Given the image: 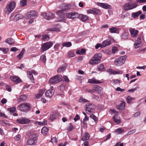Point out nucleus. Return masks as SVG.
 Instances as JSON below:
<instances>
[{
    "mask_svg": "<svg viewBox=\"0 0 146 146\" xmlns=\"http://www.w3.org/2000/svg\"><path fill=\"white\" fill-rule=\"evenodd\" d=\"M31 121L29 119L25 117L17 119V122L19 124H27L29 123Z\"/></svg>",
    "mask_w": 146,
    "mask_h": 146,
    "instance_id": "nucleus-11",
    "label": "nucleus"
},
{
    "mask_svg": "<svg viewBox=\"0 0 146 146\" xmlns=\"http://www.w3.org/2000/svg\"><path fill=\"white\" fill-rule=\"evenodd\" d=\"M26 16L27 19L36 17L37 16V12L35 11H31L27 13Z\"/></svg>",
    "mask_w": 146,
    "mask_h": 146,
    "instance_id": "nucleus-12",
    "label": "nucleus"
},
{
    "mask_svg": "<svg viewBox=\"0 0 146 146\" xmlns=\"http://www.w3.org/2000/svg\"><path fill=\"white\" fill-rule=\"evenodd\" d=\"M26 0H22L21 1L20 4L22 6H24L27 5Z\"/></svg>",
    "mask_w": 146,
    "mask_h": 146,
    "instance_id": "nucleus-48",
    "label": "nucleus"
},
{
    "mask_svg": "<svg viewBox=\"0 0 146 146\" xmlns=\"http://www.w3.org/2000/svg\"><path fill=\"white\" fill-rule=\"evenodd\" d=\"M62 76L58 74L51 78L49 80V83L52 84H55L61 81L62 80Z\"/></svg>",
    "mask_w": 146,
    "mask_h": 146,
    "instance_id": "nucleus-3",
    "label": "nucleus"
},
{
    "mask_svg": "<svg viewBox=\"0 0 146 146\" xmlns=\"http://www.w3.org/2000/svg\"><path fill=\"white\" fill-rule=\"evenodd\" d=\"M48 129L46 127H43L41 130V133H42L46 134L47 133Z\"/></svg>",
    "mask_w": 146,
    "mask_h": 146,
    "instance_id": "nucleus-37",
    "label": "nucleus"
},
{
    "mask_svg": "<svg viewBox=\"0 0 146 146\" xmlns=\"http://www.w3.org/2000/svg\"><path fill=\"white\" fill-rule=\"evenodd\" d=\"M129 35V33L126 31H124L123 32L121 35V38L123 40H126L127 39Z\"/></svg>",
    "mask_w": 146,
    "mask_h": 146,
    "instance_id": "nucleus-21",
    "label": "nucleus"
},
{
    "mask_svg": "<svg viewBox=\"0 0 146 146\" xmlns=\"http://www.w3.org/2000/svg\"><path fill=\"white\" fill-rule=\"evenodd\" d=\"M141 13V11H139L136 13H131V16L133 18H135L138 17Z\"/></svg>",
    "mask_w": 146,
    "mask_h": 146,
    "instance_id": "nucleus-24",
    "label": "nucleus"
},
{
    "mask_svg": "<svg viewBox=\"0 0 146 146\" xmlns=\"http://www.w3.org/2000/svg\"><path fill=\"white\" fill-rule=\"evenodd\" d=\"M110 32L111 33H116L117 31V29L116 27H112L109 29Z\"/></svg>",
    "mask_w": 146,
    "mask_h": 146,
    "instance_id": "nucleus-38",
    "label": "nucleus"
},
{
    "mask_svg": "<svg viewBox=\"0 0 146 146\" xmlns=\"http://www.w3.org/2000/svg\"><path fill=\"white\" fill-rule=\"evenodd\" d=\"M93 97L98 101H99L100 100L99 97L95 94L93 95Z\"/></svg>",
    "mask_w": 146,
    "mask_h": 146,
    "instance_id": "nucleus-61",
    "label": "nucleus"
},
{
    "mask_svg": "<svg viewBox=\"0 0 146 146\" xmlns=\"http://www.w3.org/2000/svg\"><path fill=\"white\" fill-rule=\"evenodd\" d=\"M7 90L9 92H11V89L10 86L7 85L5 86Z\"/></svg>",
    "mask_w": 146,
    "mask_h": 146,
    "instance_id": "nucleus-63",
    "label": "nucleus"
},
{
    "mask_svg": "<svg viewBox=\"0 0 146 146\" xmlns=\"http://www.w3.org/2000/svg\"><path fill=\"white\" fill-rule=\"evenodd\" d=\"M141 36H139L137 40L135 41L134 45L135 48H137L141 46Z\"/></svg>",
    "mask_w": 146,
    "mask_h": 146,
    "instance_id": "nucleus-13",
    "label": "nucleus"
},
{
    "mask_svg": "<svg viewBox=\"0 0 146 146\" xmlns=\"http://www.w3.org/2000/svg\"><path fill=\"white\" fill-rule=\"evenodd\" d=\"M63 80L67 82H68L69 80L66 76H64L63 77Z\"/></svg>",
    "mask_w": 146,
    "mask_h": 146,
    "instance_id": "nucleus-59",
    "label": "nucleus"
},
{
    "mask_svg": "<svg viewBox=\"0 0 146 146\" xmlns=\"http://www.w3.org/2000/svg\"><path fill=\"white\" fill-rule=\"evenodd\" d=\"M137 6V4L136 2H129L125 4L124 5V8L125 10L128 11L136 8Z\"/></svg>",
    "mask_w": 146,
    "mask_h": 146,
    "instance_id": "nucleus-6",
    "label": "nucleus"
},
{
    "mask_svg": "<svg viewBox=\"0 0 146 146\" xmlns=\"http://www.w3.org/2000/svg\"><path fill=\"white\" fill-rule=\"evenodd\" d=\"M28 74V77L30 79V80H31L34 83V79L33 77V75L32 74V73L30 71L28 72H27Z\"/></svg>",
    "mask_w": 146,
    "mask_h": 146,
    "instance_id": "nucleus-30",
    "label": "nucleus"
},
{
    "mask_svg": "<svg viewBox=\"0 0 146 146\" xmlns=\"http://www.w3.org/2000/svg\"><path fill=\"white\" fill-rule=\"evenodd\" d=\"M111 41L109 40L104 41L101 44V47L103 48L110 45Z\"/></svg>",
    "mask_w": 146,
    "mask_h": 146,
    "instance_id": "nucleus-17",
    "label": "nucleus"
},
{
    "mask_svg": "<svg viewBox=\"0 0 146 146\" xmlns=\"http://www.w3.org/2000/svg\"><path fill=\"white\" fill-rule=\"evenodd\" d=\"M53 44V43L51 42H47L42 44L41 49V51L44 52L48 50L51 47Z\"/></svg>",
    "mask_w": 146,
    "mask_h": 146,
    "instance_id": "nucleus-9",
    "label": "nucleus"
},
{
    "mask_svg": "<svg viewBox=\"0 0 146 146\" xmlns=\"http://www.w3.org/2000/svg\"><path fill=\"white\" fill-rule=\"evenodd\" d=\"M55 91L54 87L51 86L50 89L47 90L45 92V95L46 96L49 98H51L53 96Z\"/></svg>",
    "mask_w": 146,
    "mask_h": 146,
    "instance_id": "nucleus-10",
    "label": "nucleus"
},
{
    "mask_svg": "<svg viewBox=\"0 0 146 146\" xmlns=\"http://www.w3.org/2000/svg\"><path fill=\"white\" fill-rule=\"evenodd\" d=\"M5 42L6 43L11 45L13 44L15 41L13 39L9 38L6 40Z\"/></svg>",
    "mask_w": 146,
    "mask_h": 146,
    "instance_id": "nucleus-26",
    "label": "nucleus"
},
{
    "mask_svg": "<svg viewBox=\"0 0 146 146\" xmlns=\"http://www.w3.org/2000/svg\"><path fill=\"white\" fill-rule=\"evenodd\" d=\"M86 52V50L84 48L82 49L81 50H78L76 52V53L78 54H84Z\"/></svg>",
    "mask_w": 146,
    "mask_h": 146,
    "instance_id": "nucleus-29",
    "label": "nucleus"
},
{
    "mask_svg": "<svg viewBox=\"0 0 146 146\" xmlns=\"http://www.w3.org/2000/svg\"><path fill=\"white\" fill-rule=\"evenodd\" d=\"M48 16L49 17V20L53 19L55 15L51 12H48Z\"/></svg>",
    "mask_w": 146,
    "mask_h": 146,
    "instance_id": "nucleus-42",
    "label": "nucleus"
},
{
    "mask_svg": "<svg viewBox=\"0 0 146 146\" xmlns=\"http://www.w3.org/2000/svg\"><path fill=\"white\" fill-rule=\"evenodd\" d=\"M60 44H55L54 46V48L55 50L58 51L59 49V47Z\"/></svg>",
    "mask_w": 146,
    "mask_h": 146,
    "instance_id": "nucleus-55",
    "label": "nucleus"
},
{
    "mask_svg": "<svg viewBox=\"0 0 146 146\" xmlns=\"http://www.w3.org/2000/svg\"><path fill=\"white\" fill-rule=\"evenodd\" d=\"M97 4L98 5L105 9H110L111 8V6L106 3H97Z\"/></svg>",
    "mask_w": 146,
    "mask_h": 146,
    "instance_id": "nucleus-14",
    "label": "nucleus"
},
{
    "mask_svg": "<svg viewBox=\"0 0 146 146\" xmlns=\"http://www.w3.org/2000/svg\"><path fill=\"white\" fill-rule=\"evenodd\" d=\"M88 82L91 84H99L102 82L100 81L95 79H90L88 80Z\"/></svg>",
    "mask_w": 146,
    "mask_h": 146,
    "instance_id": "nucleus-20",
    "label": "nucleus"
},
{
    "mask_svg": "<svg viewBox=\"0 0 146 146\" xmlns=\"http://www.w3.org/2000/svg\"><path fill=\"white\" fill-rule=\"evenodd\" d=\"M49 39V37L48 35H44L42 36V40H48Z\"/></svg>",
    "mask_w": 146,
    "mask_h": 146,
    "instance_id": "nucleus-51",
    "label": "nucleus"
},
{
    "mask_svg": "<svg viewBox=\"0 0 146 146\" xmlns=\"http://www.w3.org/2000/svg\"><path fill=\"white\" fill-rule=\"evenodd\" d=\"M133 98H132L130 96H128L126 98L127 102L128 103H130L132 101V100L133 99Z\"/></svg>",
    "mask_w": 146,
    "mask_h": 146,
    "instance_id": "nucleus-50",
    "label": "nucleus"
},
{
    "mask_svg": "<svg viewBox=\"0 0 146 146\" xmlns=\"http://www.w3.org/2000/svg\"><path fill=\"white\" fill-rule=\"evenodd\" d=\"M41 15L43 16L44 19L49 20V17L48 16V12L47 13H42Z\"/></svg>",
    "mask_w": 146,
    "mask_h": 146,
    "instance_id": "nucleus-41",
    "label": "nucleus"
},
{
    "mask_svg": "<svg viewBox=\"0 0 146 146\" xmlns=\"http://www.w3.org/2000/svg\"><path fill=\"white\" fill-rule=\"evenodd\" d=\"M25 52V49L24 48H23L19 54L18 55L17 57L18 58L19 60H20L22 58L23 54Z\"/></svg>",
    "mask_w": 146,
    "mask_h": 146,
    "instance_id": "nucleus-27",
    "label": "nucleus"
},
{
    "mask_svg": "<svg viewBox=\"0 0 146 146\" xmlns=\"http://www.w3.org/2000/svg\"><path fill=\"white\" fill-rule=\"evenodd\" d=\"M66 16L68 18L72 19L78 18L83 21H85L88 19V17L87 15L79 14L75 12H70L67 13Z\"/></svg>",
    "mask_w": 146,
    "mask_h": 146,
    "instance_id": "nucleus-1",
    "label": "nucleus"
},
{
    "mask_svg": "<svg viewBox=\"0 0 146 146\" xmlns=\"http://www.w3.org/2000/svg\"><path fill=\"white\" fill-rule=\"evenodd\" d=\"M62 45L63 46L68 47L71 46L72 44L70 42H64Z\"/></svg>",
    "mask_w": 146,
    "mask_h": 146,
    "instance_id": "nucleus-33",
    "label": "nucleus"
},
{
    "mask_svg": "<svg viewBox=\"0 0 146 146\" xmlns=\"http://www.w3.org/2000/svg\"><path fill=\"white\" fill-rule=\"evenodd\" d=\"M10 79L11 80L16 83H20L22 82L19 77L16 76H11L10 77Z\"/></svg>",
    "mask_w": 146,
    "mask_h": 146,
    "instance_id": "nucleus-16",
    "label": "nucleus"
},
{
    "mask_svg": "<svg viewBox=\"0 0 146 146\" xmlns=\"http://www.w3.org/2000/svg\"><path fill=\"white\" fill-rule=\"evenodd\" d=\"M10 50L12 52H15L18 50V49L15 47H13L10 49Z\"/></svg>",
    "mask_w": 146,
    "mask_h": 146,
    "instance_id": "nucleus-58",
    "label": "nucleus"
},
{
    "mask_svg": "<svg viewBox=\"0 0 146 146\" xmlns=\"http://www.w3.org/2000/svg\"><path fill=\"white\" fill-rule=\"evenodd\" d=\"M38 135L34 133L30 136L28 140V145H34L37 139Z\"/></svg>",
    "mask_w": 146,
    "mask_h": 146,
    "instance_id": "nucleus-5",
    "label": "nucleus"
},
{
    "mask_svg": "<svg viewBox=\"0 0 146 146\" xmlns=\"http://www.w3.org/2000/svg\"><path fill=\"white\" fill-rule=\"evenodd\" d=\"M15 5V3L14 2H11L8 4L5 8L6 13L7 14L10 13L14 9Z\"/></svg>",
    "mask_w": 146,
    "mask_h": 146,
    "instance_id": "nucleus-7",
    "label": "nucleus"
},
{
    "mask_svg": "<svg viewBox=\"0 0 146 146\" xmlns=\"http://www.w3.org/2000/svg\"><path fill=\"white\" fill-rule=\"evenodd\" d=\"M101 11L99 9L94 8H93V14L94 15H100L101 14Z\"/></svg>",
    "mask_w": 146,
    "mask_h": 146,
    "instance_id": "nucleus-18",
    "label": "nucleus"
},
{
    "mask_svg": "<svg viewBox=\"0 0 146 146\" xmlns=\"http://www.w3.org/2000/svg\"><path fill=\"white\" fill-rule=\"evenodd\" d=\"M45 90L44 89H42L40 90L39 92V94H40V96H42V95H43L44 93L45 92Z\"/></svg>",
    "mask_w": 146,
    "mask_h": 146,
    "instance_id": "nucleus-62",
    "label": "nucleus"
},
{
    "mask_svg": "<svg viewBox=\"0 0 146 146\" xmlns=\"http://www.w3.org/2000/svg\"><path fill=\"white\" fill-rule=\"evenodd\" d=\"M27 97L25 95H23L21 96L20 98L18 99V100L19 102L24 101L26 100Z\"/></svg>",
    "mask_w": 146,
    "mask_h": 146,
    "instance_id": "nucleus-34",
    "label": "nucleus"
},
{
    "mask_svg": "<svg viewBox=\"0 0 146 146\" xmlns=\"http://www.w3.org/2000/svg\"><path fill=\"white\" fill-rule=\"evenodd\" d=\"M92 108H91V107H86V110L87 112V113H90L91 112L92 110Z\"/></svg>",
    "mask_w": 146,
    "mask_h": 146,
    "instance_id": "nucleus-49",
    "label": "nucleus"
},
{
    "mask_svg": "<svg viewBox=\"0 0 146 146\" xmlns=\"http://www.w3.org/2000/svg\"><path fill=\"white\" fill-rule=\"evenodd\" d=\"M65 10L62 9L58 11L56 13V14L60 17H61L63 14V11H65Z\"/></svg>",
    "mask_w": 146,
    "mask_h": 146,
    "instance_id": "nucleus-36",
    "label": "nucleus"
},
{
    "mask_svg": "<svg viewBox=\"0 0 146 146\" xmlns=\"http://www.w3.org/2000/svg\"><path fill=\"white\" fill-rule=\"evenodd\" d=\"M114 121L117 123L119 124L121 121L118 118V113L117 112V113H116L113 117Z\"/></svg>",
    "mask_w": 146,
    "mask_h": 146,
    "instance_id": "nucleus-19",
    "label": "nucleus"
},
{
    "mask_svg": "<svg viewBox=\"0 0 146 146\" xmlns=\"http://www.w3.org/2000/svg\"><path fill=\"white\" fill-rule=\"evenodd\" d=\"M131 36L132 37H135L138 34V31L135 29L130 28L129 29Z\"/></svg>",
    "mask_w": 146,
    "mask_h": 146,
    "instance_id": "nucleus-15",
    "label": "nucleus"
},
{
    "mask_svg": "<svg viewBox=\"0 0 146 146\" xmlns=\"http://www.w3.org/2000/svg\"><path fill=\"white\" fill-rule=\"evenodd\" d=\"M65 85L64 84H61L59 87V89L62 92L64 91L66 89Z\"/></svg>",
    "mask_w": 146,
    "mask_h": 146,
    "instance_id": "nucleus-43",
    "label": "nucleus"
},
{
    "mask_svg": "<svg viewBox=\"0 0 146 146\" xmlns=\"http://www.w3.org/2000/svg\"><path fill=\"white\" fill-rule=\"evenodd\" d=\"M79 119H80V117L78 114H77L76 115L75 117L74 118V120L76 122Z\"/></svg>",
    "mask_w": 146,
    "mask_h": 146,
    "instance_id": "nucleus-60",
    "label": "nucleus"
},
{
    "mask_svg": "<svg viewBox=\"0 0 146 146\" xmlns=\"http://www.w3.org/2000/svg\"><path fill=\"white\" fill-rule=\"evenodd\" d=\"M107 71L109 72L110 74H117V72L116 71L113 70L111 69H109L107 70Z\"/></svg>",
    "mask_w": 146,
    "mask_h": 146,
    "instance_id": "nucleus-44",
    "label": "nucleus"
},
{
    "mask_svg": "<svg viewBox=\"0 0 146 146\" xmlns=\"http://www.w3.org/2000/svg\"><path fill=\"white\" fill-rule=\"evenodd\" d=\"M117 50V48L116 46H114L112 48V51L113 53H115Z\"/></svg>",
    "mask_w": 146,
    "mask_h": 146,
    "instance_id": "nucleus-56",
    "label": "nucleus"
},
{
    "mask_svg": "<svg viewBox=\"0 0 146 146\" xmlns=\"http://www.w3.org/2000/svg\"><path fill=\"white\" fill-rule=\"evenodd\" d=\"M140 114V111H138L137 112L133 115V117H137Z\"/></svg>",
    "mask_w": 146,
    "mask_h": 146,
    "instance_id": "nucleus-57",
    "label": "nucleus"
},
{
    "mask_svg": "<svg viewBox=\"0 0 146 146\" xmlns=\"http://www.w3.org/2000/svg\"><path fill=\"white\" fill-rule=\"evenodd\" d=\"M21 138V136L20 134H19L16 136L14 138L15 140L17 141L19 140Z\"/></svg>",
    "mask_w": 146,
    "mask_h": 146,
    "instance_id": "nucleus-54",
    "label": "nucleus"
},
{
    "mask_svg": "<svg viewBox=\"0 0 146 146\" xmlns=\"http://www.w3.org/2000/svg\"><path fill=\"white\" fill-rule=\"evenodd\" d=\"M31 107L30 104L28 103H24L19 106V107L21 109V110L25 112L30 111Z\"/></svg>",
    "mask_w": 146,
    "mask_h": 146,
    "instance_id": "nucleus-4",
    "label": "nucleus"
},
{
    "mask_svg": "<svg viewBox=\"0 0 146 146\" xmlns=\"http://www.w3.org/2000/svg\"><path fill=\"white\" fill-rule=\"evenodd\" d=\"M97 69L99 71H104L105 70V68L103 64H100L98 67Z\"/></svg>",
    "mask_w": 146,
    "mask_h": 146,
    "instance_id": "nucleus-32",
    "label": "nucleus"
},
{
    "mask_svg": "<svg viewBox=\"0 0 146 146\" xmlns=\"http://www.w3.org/2000/svg\"><path fill=\"white\" fill-rule=\"evenodd\" d=\"M124 132V130L121 128L117 129L115 131V132L118 134H121Z\"/></svg>",
    "mask_w": 146,
    "mask_h": 146,
    "instance_id": "nucleus-31",
    "label": "nucleus"
},
{
    "mask_svg": "<svg viewBox=\"0 0 146 146\" xmlns=\"http://www.w3.org/2000/svg\"><path fill=\"white\" fill-rule=\"evenodd\" d=\"M68 56L69 57H72L75 56V54L73 52L70 51L68 53Z\"/></svg>",
    "mask_w": 146,
    "mask_h": 146,
    "instance_id": "nucleus-52",
    "label": "nucleus"
},
{
    "mask_svg": "<svg viewBox=\"0 0 146 146\" xmlns=\"http://www.w3.org/2000/svg\"><path fill=\"white\" fill-rule=\"evenodd\" d=\"M60 30V29L58 28H52L50 29H48V31H59Z\"/></svg>",
    "mask_w": 146,
    "mask_h": 146,
    "instance_id": "nucleus-47",
    "label": "nucleus"
},
{
    "mask_svg": "<svg viewBox=\"0 0 146 146\" xmlns=\"http://www.w3.org/2000/svg\"><path fill=\"white\" fill-rule=\"evenodd\" d=\"M79 102L80 103H85L87 102H89V101L81 97L80 98L79 100Z\"/></svg>",
    "mask_w": 146,
    "mask_h": 146,
    "instance_id": "nucleus-40",
    "label": "nucleus"
},
{
    "mask_svg": "<svg viewBox=\"0 0 146 146\" xmlns=\"http://www.w3.org/2000/svg\"><path fill=\"white\" fill-rule=\"evenodd\" d=\"M90 137L89 134L87 132L85 133L84 134L82 138V140L84 141L88 140Z\"/></svg>",
    "mask_w": 146,
    "mask_h": 146,
    "instance_id": "nucleus-22",
    "label": "nucleus"
},
{
    "mask_svg": "<svg viewBox=\"0 0 146 146\" xmlns=\"http://www.w3.org/2000/svg\"><path fill=\"white\" fill-rule=\"evenodd\" d=\"M94 88V91L97 92L99 94L101 93V91L102 90V87L97 85H95Z\"/></svg>",
    "mask_w": 146,
    "mask_h": 146,
    "instance_id": "nucleus-23",
    "label": "nucleus"
},
{
    "mask_svg": "<svg viewBox=\"0 0 146 146\" xmlns=\"http://www.w3.org/2000/svg\"><path fill=\"white\" fill-rule=\"evenodd\" d=\"M127 57V56L125 55L116 58L114 61V63L115 65L121 66L123 64Z\"/></svg>",
    "mask_w": 146,
    "mask_h": 146,
    "instance_id": "nucleus-8",
    "label": "nucleus"
},
{
    "mask_svg": "<svg viewBox=\"0 0 146 146\" xmlns=\"http://www.w3.org/2000/svg\"><path fill=\"white\" fill-rule=\"evenodd\" d=\"M73 129V126H72L71 123L70 124L69 126L67 129V130L69 131H71Z\"/></svg>",
    "mask_w": 146,
    "mask_h": 146,
    "instance_id": "nucleus-53",
    "label": "nucleus"
},
{
    "mask_svg": "<svg viewBox=\"0 0 146 146\" xmlns=\"http://www.w3.org/2000/svg\"><path fill=\"white\" fill-rule=\"evenodd\" d=\"M40 59L41 60L42 62L44 63H45L46 62V57L44 55H42L40 56Z\"/></svg>",
    "mask_w": 146,
    "mask_h": 146,
    "instance_id": "nucleus-45",
    "label": "nucleus"
},
{
    "mask_svg": "<svg viewBox=\"0 0 146 146\" xmlns=\"http://www.w3.org/2000/svg\"><path fill=\"white\" fill-rule=\"evenodd\" d=\"M125 102L123 101L117 106V108L119 110H122L125 108Z\"/></svg>",
    "mask_w": 146,
    "mask_h": 146,
    "instance_id": "nucleus-25",
    "label": "nucleus"
},
{
    "mask_svg": "<svg viewBox=\"0 0 146 146\" xmlns=\"http://www.w3.org/2000/svg\"><path fill=\"white\" fill-rule=\"evenodd\" d=\"M7 110L10 112L13 113L16 111V108L15 107L13 106L12 108H7Z\"/></svg>",
    "mask_w": 146,
    "mask_h": 146,
    "instance_id": "nucleus-39",
    "label": "nucleus"
},
{
    "mask_svg": "<svg viewBox=\"0 0 146 146\" xmlns=\"http://www.w3.org/2000/svg\"><path fill=\"white\" fill-rule=\"evenodd\" d=\"M0 50L2 51L4 54H5L7 53L9 49L7 48H0Z\"/></svg>",
    "mask_w": 146,
    "mask_h": 146,
    "instance_id": "nucleus-46",
    "label": "nucleus"
},
{
    "mask_svg": "<svg viewBox=\"0 0 146 146\" xmlns=\"http://www.w3.org/2000/svg\"><path fill=\"white\" fill-rule=\"evenodd\" d=\"M66 67L64 66H62L58 68L57 70V72L58 73H60L64 71L66 69Z\"/></svg>",
    "mask_w": 146,
    "mask_h": 146,
    "instance_id": "nucleus-28",
    "label": "nucleus"
},
{
    "mask_svg": "<svg viewBox=\"0 0 146 146\" xmlns=\"http://www.w3.org/2000/svg\"><path fill=\"white\" fill-rule=\"evenodd\" d=\"M90 117L91 118H92L96 123H97L98 121V119L95 115L92 114L90 115Z\"/></svg>",
    "mask_w": 146,
    "mask_h": 146,
    "instance_id": "nucleus-35",
    "label": "nucleus"
},
{
    "mask_svg": "<svg viewBox=\"0 0 146 146\" xmlns=\"http://www.w3.org/2000/svg\"><path fill=\"white\" fill-rule=\"evenodd\" d=\"M102 57L101 54H96L90 60L89 63L91 65L97 64L100 60Z\"/></svg>",
    "mask_w": 146,
    "mask_h": 146,
    "instance_id": "nucleus-2",
    "label": "nucleus"
},
{
    "mask_svg": "<svg viewBox=\"0 0 146 146\" xmlns=\"http://www.w3.org/2000/svg\"><path fill=\"white\" fill-rule=\"evenodd\" d=\"M51 141L52 142H54L56 143L57 142L56 138V137H54L53 138H52Z\"/></svg>",
    "mask_w": 146,
    "mask_h": 146,
    "instance_id": "nucleus-64",
    "label": "nucleus"
}]
</instances>
